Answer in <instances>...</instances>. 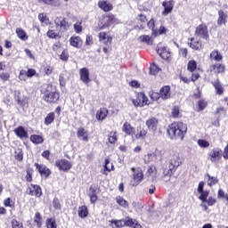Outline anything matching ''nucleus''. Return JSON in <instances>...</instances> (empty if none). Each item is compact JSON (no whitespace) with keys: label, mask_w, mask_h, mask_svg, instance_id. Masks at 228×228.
Wrapping results in <instances>:
<instances>
[{"label":"nucleus","mask_w":228,"mask_h":228,"mask_svg":"<svg viewBox=\"0 0 228 228\" xmlns=\"http://www.w3.org/2000/svg\"><path fill=\"white\" fill-rule=\"evenodd\" d=\"M186 133H188V125L183 122H174L167 128V134L171 140H181L183 142Z\"/></svg>","instance_id":"nucleus-1"},{"label":"nucleus","mask_w":228,"mask_h":228,"mask_svg":"<svg viewBox=\"0 0 228 228\" xmlns=\"http://www.w3.org/2000/svg\"><path fill=\"white\" fill-rule=\"evenodd\" d=\"M169 167L168 168H164L163 170V175L165 177H170L175 174L177 171V168L181 167V164L183 163L181 161V157H179V153H171L169 157Z\"/></svg>","instance_id":"nucleus-2"},{"label":"nucleus","mask_w":228,"mask_h":228,"mask_svg":"<svg viewBox=\"0 0 228 228\" xmlns=\"http://www.w3.org/2000/svg\"><path fill=\"white\" fill-rule=\"evenodd\" d=\"M45 102L54 103L60 100V93L56 90V86L46 85L45 94L43 96Z\"/></svg>","instance_id":"nucleus-3"},{"label":"nucleus","mask_w":228,"mask_h":228,"mask_svg":"<svg viewBox=\"0 0 228 228\" xmlns=\"http://www.w3.org/2000/svg\"><path fill=\"white\" fill-rule=\"evenodd\" d=\"M133 172L132 181L130 182L131 186H138L142 181H143V172L140 168H131Z\"/></svg>","instance_id":"nucleus-4"},{"label":"nucleus","mask_w":228,"mask_h":228,"mask_svg":"<svg viewBox=\"0 0 228 228\" xmlns=\"http://www.w3.org/2000/svg\"><path fill=\"white\" fill-rule=\"evenodd\" d=\"M54 24L57 26V28H61V31H69L70 28V23H69L67 19L64 17L55 18Z\"/></svg>","instance_id":"nucleus-5"},{"label":"nucleus","mask_w":228,"mask_h":228,"mask_svg":"<svg viewBox=\"0 0 228 228\" xmlns=\"http://www.w3.org/2000/svg\"><path fill=\"white\" fill-rule=\"evenodd\" d=\"M195 37H200V38H204L208 40L209 38V34L208 32V26L201 24L196 28Z\"/></svg>","instance_id":"nucleus-6"},{"label":"nucleus","mask_w":228,"mask_h":228,"mask_svg":"<svg viewBox=\"0 0 228 228\" xmlns=\"http://www.w3.org/2000/svg\"><path fill=\"white\" fill-rule=\"evenodd\" d=\"M148 102L149 98L145 96V93H138L137 98L135 100H133V104L135 106H139V108L147 105Z\"/></svg>","instance_id":"nucleus-7"},{"label":"nucleus","mask_w":228,"mask_h":228,"mask_svg":"<svg viewBox=\"0 0 228 228\" xmlns=\"http://www.w3.org/2000/svg\"><path fill=\"white\" fill-rule=\"evenodd\" d=\"M55 165L59 168V170H62L63 172H66L69 168H72V164H70L67 159L56 160Z\"/></svg>","instance_id":"nucleus-8"},{"label":"nucleus","mask_w":228,"mask_h":228,"mask_svg":"<svg viewBox=\"0 0 228 228\" xmlns=\"http://www.w3.org/2000/svg\"><path fill=\"white\" fill-rule=\"evenodd\" d=\"M35 167L42 177H49L51 175V170L45 165L36 163Z\"/></svg>","instance_id":"nucleus-9"},{"label":"nucleus","mask_w":228,"mask_h":228,"mask_svg":"<svg viewBox=\"0 0 228 228\" xmlns=\"http://www.w3.org/2000/svg\"><path fill=\"white\" fill-rule=\"evenodd\" d=\"M80 80L83 81L86 85L90 83V71L86 68L80 69L79 71Z\"/></svg>","instance_id":"nucleus-10"},{"label":"nucleus","mask_w":228,"mask_h":228,"mask_svg":"<svg viewBox=\"0 0 228 228\" xmlns=\"http://www.w3.org/2000/svg\"><path fill=\"white\" fill-rule=\"evenodd\" d=\"M113 24V18L111 16H104L99 24L100 29H106L109 26H111Z\"/></svg>","instance_id":"nucleus-11"},{"label":"nucleus","mask_w":228,"mask_h":228,"mask_svg":"<svg viewBox=\"0 0 228 228\" xmlns=\"http://www.w3.org/2000/svg\"><path fill=\"white\" fill-rule=\"evenodd\" d=\"M28 195L42 197V188L39 185L30 184L28 187Z\"/></svg>","instance_id":"nucleus-12"},{"label":"nucleus","mask_w":228,"mask_h":228,"mask_svg":"<svg viewBox=\"0 0 228 228\" xmlns=\"http://www.w3.org/2000/svg\"><path fill=\"white\" fill-rule=\"evenodd\" d=\"M134 136H135L136 140H145L147 138V130L142 126H138Z\"/></svg>","instance_id":"nucleus-13"},{"label":"nucleus","mask_w":228,"mask_h":228,"mask_svg":"<svg viewBox=\"0 0 228 228\" xmlns=\"http://www.w3.org/2000/svg\"><path fill=\"white\" fill-rule=\"evenodd\" d=\"M158 124H159V121H158V118H149L146 121V126L149 131H153V132L156 131L158 129Z\"/></svg>","instance_id":"nucleus-14"},{"label":"nucleus","mask_w":228,"mask_h":228,"mask_svg":"<svg viewBox=\"0 0 228 228\" xmlns=\"http://www.w3.org/2000/svg\"><path fill=\"white\" fill-rule=\"evenodd\" d=\"M14 99L19 106H28V98L26 96H22L20 93H15Z\"/></svg>","instance_id":"nucleus-15"},{"label":"nucleus","mask_w":228,"mask_h":228,"mask_svg":"<svg viewBox=\"0 0 228 228\" xmlns=\"http://www.w3.org/2000/svg\"><path fill=\"white\" fill-rule=\"evenodd\" d=\"M227 24V13L223 10L218 11L217 26H225Z\"/></svg>","instance_id":"nucleus-16"},{"label":"nucleus","mask_w":228,"mask_h":228,"mask_svg":"<svg viewBox=\"0 0 228 228\" xmlns=\"http://www.w3.org/2000/svg\"><path fill=\"white\" fill-rule=\"evenodd\" d=\"M122 131L128 136H132V137L134 136V127H133V126H131V124L127 122L124 123Z\"/></svg>","instance_id":"nucleus-17"},{"label":"nucleus","mask_w":228,"mask_h":228,"mask_svg":"<svg viewBox=\"0 0 228 228\" xmlns=\"http://www.w3.org/2000/svg\"><path fill=\"white\" fill-rule=\"evenodd\" d=\"M157 53L160 56V58H162V60H168L170 58V53L168 52V49L165 46L158 47Z\"/></svg>","instance_id":"nucleus-18"},{"label":"nucleus","mask_w":228,"mask_h":228,"mask_svg":"<svg viewBox=\"0 0 228 228\" xmlns=\"http://www.w3.org/2000/svg\"><path fill=\"white\" fill-rule=\"evenodd\" d=\"M162 6L164 7L162 15H168L174 10V1L163 2Z\"/></svg>","instance_id":"nucleus-19"},{"label":"nucleus","mask_w":228,"mask_h":228,"mask_svg":"<svg viewBox=\"0 0 228 228\" xmlns=\"http://www.w3.org/2000/svg\"><path fill=\"white\" fill-rule=\"evenodd\" d=\"M160 99H163V101H166L167 99H170V86H166L161 87L159 91Z\"/></svg>","instance_id":"nucleus-20"},{"label":"nucleus","mask_w":228,"mask_h":228,"mask_svg":"<svg viewBox=\"0 0 228 228\" xmlns=\"http://www.w3.org/2000/svg\"><path fill=\"white\" fill-rule=\"evenodd\" d=\"M69 44L72 45V47H76L77 49H79L81 45H83V40H81L80 37H71L69 38Z\"/></svg>","instance_id":"nucleus-21"},{"label":"nucleus","mask_w":228,"mask_h":228,"mask_svg":"<svg viewBox=\"0 0 228 228\" xmlns=\"http://www.w3.org/2000/svg\"><path fill=\"white\" fill-rule=\"evenodd\" d=\"M220 149L218 148H214L210 152H209V157H210V161L215 163V161H218L220 159Z\"/></svg>","instance_id":"nucleus-22"},{"label":"nucleus","mask_w":228,"mask_h":228,"mask_svg":"<svg viewBox=\"0 0 228 228\" xmlns=\"http://www.w3.org/2000/svg\"><path fill=\"white\" fill-rule=\"evenodd\" d=\"M98 6L103 12H111L113 10V5L104 0H101L98 2Z\"/></svg>","instance_id":"nucleus-23"},{"label":"nucleus","mask_w":228,"mask_h":228,"mask_svg":"<svg viewBox=\"0 0 228 228\" xmlns=\"http://www.w3.org/2000/svg\"><path fill=\"white\" fill-rule=\"evenodd\" d=\"M191 49H193L194 51H201L202 49V42L200 41H195L194 37L191 38V42L188 43Z\"/></svg>","instance_id":"nucleus-24"},{"label":"nucleus","mask_w":228,"mask_h":228,"mask_svg":"<svg viewBox=\"0 0 228 228\" xmlns=\"http://www.w3.org/2000/svg\"><path fill=\"white\" fill-rule=\"evenodd\" d=\"M14 134H16V136H18V138L22 139H26L28 138V132L22 127V126H19L17 128L14 129Z\"/></svg>","instance_id":"nucleus-25"},{"label":"nucleus","mask_w":228,"mask_h":228,"mask_svg":"<svg viewBox=\"0 0 228 228\" xmlns=\"http://www.w3.org/2000/svg\"><path fill=\"white\" fill-rule=\"evenodd\" d=\"M213 85L216 94L217 95H223L224 94V86H222V84L220 83V80L216 79V81L211 82Z\"/></svg>","instance_id":"nucleus-26"},{"label":"nucleus","mask_w":228,"mask_h":228,"mask_svg":"<svg viewBox=\"0 0 228 228\" xmlns=\"http://www.w3.org/2000/svg\"><path fill=\"white\" fill-rule=\"evenodd\" d=\"M77 136L83 142H88V133L83 127L77 129Z\"/></svg>","instance_id":"nucleus-27"},{"label":"nucleus","mask_w":228,"mask_h":228,"mask_svg":"<svg viewBox=\"0 0 228 228\" xmlns=\"http://www.w3.org/2000/svg\"><path fill=\"white\" fill-rule=\"evenodd\" d=\"M109 222H110V226L112 227V228H122V227H126L124 219L110 220V221H109Z\"/></svg>","instance_id":"nucleus-28"},{"label":"nucleus","mask_w":228,"mask_h":228,"mask_svg":"<svg viewBox=\"0 0 228 228\" xmlns=\"http://www.w3.org/2000/svg\"><path fill=\"white\" fill-rule=\"evenodd\" d=\"M205 179H207L208 186H215V184H218V178L216 176H211L209 174H206Z\"/></svg>","instance_id":"nucleus-29"},{"label":"nucleus","mask_w":228,"mask_h":228,"mask_svg":"<svg viewBox=\"0 0 228 228\" xmlns=\"http://www.w3.org/2000/svg\"><path fill=\"white\" fill-rule=\"evenodd\" d=\"M88 195H89L91 204H95V202H97V194L95 193V188L91 186L89 188Z\"/></svg>","instance_id":"nucleus-30"},{"label":"nucleus","mask_w":228,"mask_h":228,"mask_svg":"<svg viewBox=\"0 0 228 228\" xmlns=\"http://www.w3.org/2000/svg\"><path fill=\"white\" fill-rule=\"evenodd\" d=\"M223 58L222 53L216 50L210 53V60H214V61H222Z\"/></svg>","instance_id":"nucleus-31"},{"label":"nucleus","mask_w":228,"mask_h":228,"mask_svg":"<svg viewBox=\"0 0 228 228\" xmlns=\"http://www.w3.org/2000/svg\"><path fill=\"white\" fill-rule=\"evenodd\" d=\"M30 142H32V143H36V145H38L40 143H44V137L34 134L30 136Z\"/></svg>","instance_id":"nucleus-32"},{"label":"nucleus","mask_w":228,"mask_h":228,"mask_svg":"<svg viewBox=\"0 0 228 228\" xmlns=\"http://www.w3.org/2000/svg\"><path fill=\"white\" fill-rule=\"evenodd\" d=\"M78 216L80 218H86L88 216V208L86 206H82L78 208Z\"/></svg>","instance_id":"nucleus-33"},{"label":"nucleus","mask_w":228,"mask_h":228,"mask_svg":"<svg viewBox=\"0 0 228 228\" xmlns=\"http://www.w3.org/2000/svg\"><path fill=\"white\" fill-rule=\"evenodd\" d=\"M16 35L20 38V40H23L24 42L28 40V34H26V31H24L22 28H17Z\"/></svg>","instance_id":"nucleus-34"},{"label":"nucleus","mask_w":228,"mask_h":228,"mask_svg":"<svg viewBox=\"0 0 228 228\" xmlns=\"http://www.w3.org/2000/svg\"><path fill=\"white\" fill-rule=\"evenodd\" d=\"M116 202L118 206H121V208H127V206H129V203L121 196L116 197Z\"/></svg>","instance_id":"nucleus-35"},{"label":"nucleus","mask_w":228,"mask_h":228,"mask_svg":"<svg viewBox=\"0 0 228 228\" xmlns=\"http://www.w3.org/2000/svg\"><path fill=\"white\" fill-rule=\"evenodd\" d=\"M140 42L147 44L148 45H152V37H150L148 35H143L139 37Z\"/></svg>","instance_id":"nucleus-36"},{"label":"nucleus","mask_w":228,"mask_h":228,"mask_svg":"<svg viewBox=\"0 0 228 228\" xmlns=\"http://www.w3.org/2000/svg\"><path fill=\"white\" fill-rule=\"evenodd\" d=\"M99 38H100V42H102V44H103V42L105 40H107V42H111V40H112L111 37H110L106 32H100Z\"/></svg>","instance_id":"nucleus-37"},{"label":"nucleus","mask_w":228,"mask_h":228,"mask_svg":"<svg viewBox=\"0 0 228 228\" xmlns=\"http://www.w3.org/2000/svg\"><path fill=\"white\" fill-rule=\"evenodd\" d=\"M147 26L149 29H152V37H158V30H154V27H155L154 19H151L148 21Z\"/></svg>","instance_id":"nucleus-38"},{"label":"nucleus","mask_w":228,"mask_h":228,"mask_svg":"<svg viewBox=\"0 0 228 228\" xmlns=\"http://www.w3.org/2000/svg\"><path fill=\"white\" fill-rule=\"evenodd\" d=\"M34 223L37 224V227H42V215H40V212H37L34 216Z\"/></svg>","instance_id":"nucleus-39"},{"label":"nucleus","mask_w":228,"mask_h":228,"mask_svg":"<svg viewBox=\"0 0 228 228\" xmlns=\"http://www.w3.org/2000/svg\"><path fill=\"white\" fill-rule=\"evenodd\" d=\"M212 69L216 74H220L225 70V66L222 64H215L212 66Z\"/></svg>","instance_id":"nucleus-40"},{"label":"nucleus","mask_w":228,"mask_h":228,"mask_svg":"<svg viewBox=\"0 0 228 228\" xmlns=\"http://www.w3.org/2000/svg\"><path fill=\"white\" fill-rule=\"evenodd\" d=\"M45 4H49L50 6H61V3L60 0H43Z\"/></svg>","instance_id":"nucleus-41"},{"label":"nucleus","mask_w":228,"mask_h":228,"mask_svg":"<svg viewBox=\"0 0 228 228\" xmlns=\"http://www.w3.org/2000/svg\"><path fill=\"white\" fill-rule=\"evenodd\" d=\"M198 145L201 149H208V147H209V142H208L204 139H200V140H198Z\"/></svg>","instance_id":"nucleus-42"},{"label":"nucleus","mask_w":228,"mask_h":228,"mask_svg":"<svg viewBox=\"0 0 228 228\" xmlns=\"http://www.w3.org/2000/svg\"><path fill=\"white\" fill-rule=\"evenodd\" d=\"M200 195L199 197V200H201V202H206L208 200V197L209 196V191H203L200 192Z\"/></svg>","instance_id":"nucleus-43"},{"label":"nucleus","mask_w":228,"mask_h":228,"mask_svg":"<svg viewBox=\"0 0 228 228\" xmlns=\"http://www.w3.org/2000/svg\"><path fill=\"white\" fill-rule=\"evenodd\" d=\"M187 69L190 72H193L197 69V62L195 61H190L187 65Z\"/></svg>","instance_id":"nucleus-44"},{"label":"nucleus","mask_w":228,"mask_h":228,"mask_svg":"<svg viewBox=\"0 0 228 228\" xmlns=\"http://www.w3.org/2000/svg\"><path fill=\"white\" fill-rule=\"evenodd\" d=\"M46 227L47 228H57L56 220L50 218L46 220Z\"/></svg>","instance_id":"nucleus-45"},{"label":"nucleus","mask_w":228,"mask_h":228,"mask_svg":"<svg viewBox=\"0 0 228 228\" xmlns=\"http://www.w3.org/2000/svg\"><path fill=\"white\" fill-rule=\"evenodd\" d=\"M208 106V102L206 100H200L198 102V109L202 111Z\"/></svg>","instance_id":"nucleus-46"},{"label":"nucleus","mask_w":228,"mask_h":228,"mask_svg":"<svg viewBox=\"0 0 228 228\" xmlns=\"http://www.w3.org/2000/svg\"><path fill=\"white\" fill-rule=\"evenodd\" d=\"M109 142L110 143H116L117 142V132H110V134H109Z\"/></svg>","instance_id":"nucleus-47"},{"label":"nucleus","mask_w":228,"mask_h":228,"mask_svg":"<svg viewBox=\"0 0 228 228\" xmlns=\"http://www.w3.org/2000/svg\"><path fill=\"white\" fill-rule=\"evenodd\" d=\"M150 72L151 74H152L153 76H156V74H158V72H159V67H158V65L156 64H152L150 67Z\"/></svg>","instance_id":"nucleus-48"},{"label":"nucleus","mask_w":228,"mask_h":228,"mask_svg":"<svg viewBox=\"0 0 228 228\" xmlns=\"http://www.w3.org/2000/svg\"><path fill=\"white\" fill-rule=\"evenodd\" d=\"M11 224H12V228H22L23 227L22 223L20 221H17V219H12Z\"/></svg>","instance_id":"nucleus-49"},{"label":"nucleus","mask_w":228,"mask_h":228,"mask_svg":"<svg viewBox=\"0 0 228 228\" xmlns=\"http://www.w3.org/2000/svg\"><path fill=\"white\" fill-rule=\"evenodd\" d=\"M124 222L126 227H133V225H134V220H133V218L126 217L124 219Z\"/></svg>","instance_id":"nucleus-50"},{"label":"nucleus","mask_w":228,"mask_h":228,"mask_svg":"<svg viewBox=\"0 0 228 228\" xmlns=\"http://www.w3.org/2000/svg\"><path fill=\"white\" fill-rule=\"evenodd\" d=\"M108 165H110V159H105L104 170L102 171V174H104V175H108L107 172H111V169L108 167Z\"/></svg>","instance_id":"nucleus-51"},{"label":"nucleus","mask_w":228,"mask_h":228,"mask_svg":"<svg viewBox=\"0 0 228 228\" xmlns=\"http://www.w3.org/2000/svg\"><path fill=\"white\" fill-rule=\"evenodd\" d=\"M150 97L151 101H159V99H161V95L159 94V93H151L150 94Z\"/></svg>","instance_id":"nucleus-52"},{"label":"nucleus","mask_w":228,"mask_h":228,"mask_svg":"<svg viewBox=\"0 0 228 228\" xmlns=\"http://www.w3.org/2000/svg\"><path fill=\"white\" fill-rule=\"evenodd\" d=\"M15 159H17V161H22L23 158H24V154L22 153V151L18 150L15 151Z\"/></svg>","instance_id":"nucleus-53"},{"label":"nucleus","mask_w":228,"mask_h":228,"mask_svg":"<svg viewBox=\"0 0 228 228\" xmlns=\"http://www.w3.org/2000/svg\"><path fill=\"white\" fill-rule=\"evenodd\" d=\"M53 206L54 209H61V204L60 203V200H58V198L53 199Z\"/></svg>","instance_id":"nucleus-54"},{"label":"nucleus","mask_w":228,"mask_h":228,"mask_svg":"<svg viewBox=\"0 0 228 228\" xmlns=\"http://www.w3.org/2000/svg\"><path fill=\"white\" fill-rule=\"evenodd\" d=\"M60 59L62 61H67L69 60V52H67V50H63L61 54L60 55Z\"/></svg>","instance_id":"nucleus-55"},{"label":"nucleus","mask_w":228,"mask_h":228,"mask_svg":"<svg viewBox=\"0 0 228 228\" xmlns=\"http://www.w3.org/2000/svg\"><path fill=\"white\" fill-rule=\"evenodd\" d=\"M59 82L61 86H65V85H67V79H65V74L61 73L59 76Z\"/></svg>","instance_id":"nucleus-56"},{"label":"nucleus","mask_w":228,"mask_h":228,"mask_svg":"<svg viewBox=\"0 0 228 228\" xmlns=\"http://www.w3.org/2000/svg\"><path fill=\"white\" fill-rule=\"evenodd\" d=\"M54 122V116L53 115H49L45 118V124L46 126H49V124H53Z\"/></svg>","instance_id":"nucleus-57"},{"label":"nucleus","mask_w":228,"mask_h":228,"mask_svg":"<svg viewBox=\"0 0 228 228\" xmlns=\"http://www.w3.org/2000/svg\"><path fill=\"white\" fill-rule=\"evenodd\" d=\"M0 79L2 81H8V79H10V73L1 72L0 73Z\"/></svg>","instance_id":"nucleus-58"},{"label":"nucleus","mask_w":228,"mask_h":228,"mask_svg":"<svg viewBox=\"0 0 228 228\" xmlns=\"http://www.w3.org/2000/svg\"><path fill=\"white\" fill-rule=\"evenodd\" d=\"M74 30L76 33H81V31H83V27L81 26V23L74 24Z\"/></svg>","instance_id":"nucleus-59"},{"label":"nucleus","mask_w":228,"mask_h":228,"mask_svg":"<svg viewBox=\"0 0 228 228\" xmlns=\"http://www.w3.org/2000/svg\"><path fill=\"white\" fill-rule=\"evenodd\" d=\"M205 202H207L208 206H215V204H216V200L213 197H209Z\"/></svg>","instance_id":"nucleus-60"},{"label":"nucleus","mask_w":228,"mask_h":228,"mask_svg":"<svg viewBox=\"0 0 228 228\" xmlns=\"http://www.w3.org/2000/svg\"><path fill=\"white\" fill-rule=\"evenodd\" d=\"M129 85L132 88H140V82L138 80H132Z\"/></svg>","instance_id":"nucleus-61"},{"label":"nucleus","mask_w":228,"mask_h":228,"mask_svg":"<svg viewBox=\"0 0 228 228\" xmlns=\"http://www.w3.org/2000/svg\"><path fill=\"white\" fill-rule=\"evenodd\" d=\"M35 74H37V70H35L33 69H28L27 71V77H33V76H35Z\"/></svg>","instance_id":"nucleus-62"},{"label":"nucleus","mask_w":228,"mask_h":228,"mask_svg":"<svg viewBox=\"0 0 228 228\" xmlns=\"http://www.w3.org/2000/svg\"><path fill=\"white\" fill-rule=\"evenodd\" d=\"M47 37L49 38H56L57 35L56 33L54 32V30H48L47 32Z\"/></svg>","instance_id":"nucleus-63"},{"label":"nucleus","mask_w":228,"mask_h":228,"mask_svg":"<svg viewBox=\"0 0 228 228\" xmlns=\"http://www.w3.org/2000/svg\"><path fill=\"white\" fill-rule=\"evenodd\" d=\"M148 174H150V175H152V174H156V167L151 166L148 168Z\"/></svg>","instance_id":"nucleus-64"}]
</instances>
